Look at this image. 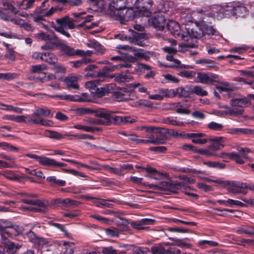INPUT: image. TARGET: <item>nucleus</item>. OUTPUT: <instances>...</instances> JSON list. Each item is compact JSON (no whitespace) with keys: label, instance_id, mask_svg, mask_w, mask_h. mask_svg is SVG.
<instances>
[{"label":"nucleus","instance_id":"nucleus-27","mask_svg":"<svg viewBox=\"0 0 254 254\" xmlns=\"http://www.w3.org/2000/svg\"><path fill=\"white\" fill-rule=\"evenodd\" d=\"M92 62L93 61L90 58L84 57L79 60L70 62L69 64L73 67L78 68L82 65L92 63Z\"/></svg>","mask_w":254,"mask_h":254},{"label":"nucleus","instance_id":"nucleus-17","mask_svg":"<svg viewBox=\"0 0 254 254\" xmlns=\"http://www.w3.org/2000/svg\"><path fill=\"white\" fill-rule=\"evenodd\" d=\"M126 4V0H111V1L109 3L108 11L125 8L127 7Z\"/></svg>","mask_w":254,"mask_h":254},{"label":"nucleus","instance_id":"nucleus-18","mask_svg":"<svg viewBox=\"0 0 254 254\" xmlns=\"http://www.w3.org/2000/svg\"><path fill=\"white\" fill-rule=\"evenodd\" d=\"M192 94V87L186 86L179 87L175 90V96L179 97H187Z\"/></svg>","mask_w":254,"mask_h":254},{"label":"nucleus","instance_id":"nucleus-11","mask_svg":"<svg viewBox=\"0 0 254 254\" xmlns=\"http://www.w3.org/2000/svg\"><path fill=\"white\" fill-rule=\"evenodd\" d=\"M149 22L155 28L162 30L164 28L166 20L163 14L159 13L152 17L149 20Z\"/></svg>","mask_w":254,"mask_h":254},{"label":"nucleus","instance_id":"nucleus-43","mask_svg":"<svg viewBox=\"0 0 254 254\" xmlns=\"http://www.w3.org/2000/svg\"><path fill=\"white\" fill-rule=\"evenodd\" d=\"M190 105L186 103H181L180 106L176 110V112L180 114H189L190 112L188 109Z\"/></svg>","mask_w":254,"mask_h":254},{"label":"nucleus","instance_id":"nucleus-52","mask_svg":"<svg viewBox=\"0 0 254 254\" xmlns=\"http://www.w3.org/2000/svg\"><path fill=\"white\" fill-rule=\"evenodd\" d=\"M178 74L183 77L191 79L195 77L196 72L194 71H187L184 70L180 71L178 73Z\"/></svg>","mask_w":254,"mask_h":254},{"label":"nucleus","instance_id":"nucleus-6","mask_svg":"<svg viewBox=\"0 0 254 254\" xmlns=\"http://www.w3.org/2000/svg\"><path fill=\"white\" fill-rule=\"evenodd\" d=\"M195 82L205 84H213L215 82H219L220 79L217 74L210 72H197Z\"/></svg>","mask_w":254,"mask_h":254},{"label":"nucleus","instance_id":"nucleus-38","mask_svg":"<svg viewBox=\"0 0 254 254\" xmlns=\"http://www.w3.org/2000/svg\"><path fill=\"white\" fill-rule=\"evenodd\" d=\"M50 69L53 70L56 75L57 74H64L66 72V68L62 64L58 63L51 66Z\"/></svg>","mask_w":254,"mask_h":254},{"label":"nucleus","instance_id":"nucleus-56","mask_svg":"<svg viewBox=\"0 0 254 254\" xmlns=\"http://www.w3.org/2000/svg\"><path fill=\"white\" fill-rule=\"evenodd\" d=\"M3 175L5 178L10 180L17 181L19 179L18 175H16L11 171H6L4 172Z\"/></svg>","mask_w":254,"mask_h":254},{"label":"nucleus","instance_id":"nucleus-12","mask_svg":"<svg viewBox=\"0 0 254 254\" xmlns=\"http://www.w3.org/2000/svg\"><path fill=\"white\" fill-rule=\"evenodd\" d=\"M226 140L227 138L222 136L214 137L208 139V141L213 142V144L210 145L214 152L223 148Z\"/></svg>","mask_w":254,"mask_h":254},{"label":"nucleus","instance_id":"nucleus-16","mask_svg":"<svg viewBox=\"0 0 254 254\" xmlns=\"http://www.w3.org/2000/svg\"><path fill=\"white\" fill-rule=\"evenodd\" d=\"M167 28L171 34L179 36L181 33L180 24L173 20L169 21L167 24Z\"/></svg>","mask_w":254,"mask_h":254},{"label":"nucleus","instance_id":"nucleus-29","mask_svg":"<svg viewBox=\"0 0 254 254\" xmlns=\"http://www.w3.org/2000/svg\"><path fill=\"white\" fill-rule=\"evenodd\" d=\"M56 79L57 75L55 74L43 72L41 76H39L37 78V80L42 83H45Z\"/></svg>","mask_w":254,"mask_h":254},{"label":"nucleus","instance_id":"nucleus-58","mask_svg":"<svg viewBox=\"0 0 254 254\" xmlns=\"http://www.w3.org/2000/svg\"><path fill=\"white\" fill-rule=\"evenodd\" d=\"M232 152L227 153L225 152H221L219 154H216L215 157H219L223 159L224 162H228L229 160L231 159Z\"/></svg>","mask_w":254,"mask_h":254},{"label":"nucleus","instance_id":"nucleus-22","mask_svg":"<svg viewBox=\"0 0 254 254\" xmlns=\"http://www.w3.org/2000/svg\"><path fill=\"white\" fill-rule=\"evenodd\" d=\"M113 77H115V80L119 83L128 82L133 79V77L128 70L119 74H116Z\"/></svg>","mask_w":254,"mask_h":254},{"label":"nucleus","instance_id":"nucleus-30","mask_svg":"<svg viewBox=\"0 0 254 254\" xmlns=\"http://www.w3.org/2000/svg\"><path fill=\"white\" fill-rule=\"evenodd\" d=\"M227 132L231 134H250L252 130L248 128L231 127L227 129Z\"/></svg>","mask_w":254,"mask_h":254},{"label":"nucleus","instance_id":"nucleus-42","mask_svg":"<svg viewBox=\"0 0 254 254\" xmlns=\"http://www.w3.org/2000/svg\"><path fill=\"white\" fill-rule=\"evenodd\" d=\"M126 14L124 15V19L125 21H127L133 19L135 16V13L132 8H124Z\"/></svg>","mask_w":254,"mask_h":254},{"label":"nucleus","instance_id":"nucleus-59","mask_svg":"<svg viewBox=\"0 0 254 254\" xmlns=\"http://www.w3.org/2000/svg\"><path fill=\"white\" fill-rule=\"evenodd\" d=\"M101 252L103 254H117V251L112 246L101 248Z\"/></svg>","mask_w":254,"mask_h":254},{"label":"nucleus","instance_id":"nucleus-33","mask_svg":"<svg viewBox=\"0 0 254 254\" xmlns=\"http://www.w3.org/2000/svg\"><path fill=\"white\" fill-rule=\"evenodd\" d=\"M14 229L13 228H10L8 230H6L5 228H4L1 232L0 233V234L1 236V239L3 241L4 243H6V240L8 238H11L14 235H15L16 234L14 233Z\"/></svg>","mask_w":254,"mask_h":254},{"label":"nucleus","instance_id":"nucleus-15","mask_svg":"<svg viewBox=\"0 0 254 254\" xmlns=\"http://www.w3.org/2000/svg\"><path fill=\"white\" fill-rule=\"evenodd\" d=\"M43 135L46 137L57 140L64 138L66 136H69L71 135V134L68 132L64 134H62L56 131L50 130H45L43 133Z\"/></svg>","mask_w":254,"mask_h":254},{"label":"nucleus","instance_id":"nucleus-63","mask_svg":"<svg viewBox=\"0 0 254 254\" xmlns=\"http://www.w3.org/2000/svg\"><path fill=\"white\" fill-rule=\"evenodd\" d=\"M130 86L133 88L138 87V90L139 92L147 93V88L144 87L139 82L131 83Z\"/></svg>","mask_w":254,"mask_h":254},{"label":"nucleus","instance_id":"nucleus-7","mask_svg":"<svg viewBox=\"0 0 254 254\" xmlns=\"http://www.w3.org/2000/svg\"><path fill=\"white\" fill-rule=\"evenodd\" d=\"M239 154L236 152H232L231 159L235 161L237 163L243 164L245 161L244 159H248L247 153L251 152V150L248 148H243L239 147L237 148Z\"/></svg>","mask_w":254,"mask_h":254},{"label":"nucleus","instance_id":"nucleus-60","mask_svg":"<svg viewBox=\"0 0 254 254\" xmlns=\"http://www.w3.org/2000/svg\"><path fill=\"white\" fill-rule=\"evenodd\" d=\"M19 246L15 245L13 243L9 242L7 244L6 252L9 254H13L18 249Z\"/></svg>","mask_w":254,"mask_h":254},{"label":"nucleus","instance_id":"nucleus-61","mask_svg":"<svg viewBox=\"0 0 254 254\" xmlns=\"http://www.w3.org/2000/svg\"><path fill=\"white\" fill-rule=\"evenodd\" d=\"M85 122L87 124H90L92 125H108L107 122H103V120L101 119H88L84 120Z\"/></svg>","mask_w":254,"mask_h":254},{"label":"nucleus","instance_id":"nucleus-32","mask_svg":"<svg viewBox=\"0 0 254 254\" xmlns=\"http://www.w3.org/2000/svg\"><path fill=\"white\" fill-rule=\"evenodd\" d=\"M33 116L40 117H52L53 114H51V111L47 108H40L34 111L33 114Z\"/></svg>","mask_w":254,"mask_h":254},{"label":"nucleus","instance_id":"nucleus-41","mask_svg":"<svg viewBox=\"0 0 254 254\" xmlns=\"http://www.w3.org/2000/svg\"><path fill=\"white\" fill-rule=\"evenodd\" d=\"M47 181L52 185H56L59 186H64L65 181L57 179L55 176H50L47 178Z\"/></svg>","mask_w":254,"mask_h":254},{"label":"nucleus","instance_id":"nucleus-2","mask_svg":"<svg viewBox=\"0 0 254 254\" xmlns=\"http://www.w3.org/2000/svg\"><path fill=\"white\" fill-rule=\"evenodd\" d=\"M212 16L220 19L231 16L244 17L249 13L246 5L241 2H235L223 6L216 5L212 7Z\"/></svg>","mask_w":254,"mask_h":254},{"label":"nucleus","instance_id":"nucleus-50","mask_svg":"<svg viewBox=\"0 0 254 254\" xmlns=\"http://www.w3.org/2000/svg\"><path fill=\"white\" fill-rule=\"evenodd\" d=\"M197 135H199V136H195L194 138L192 139V142L199 144H205L208 141V139L206 138H201L203 136H204V134L203 133H197Z\"/></svg>","mask_w":254,"mask_h":254},{"label":"nucleus","instance_id":"nucleus-37","mask_svg":"<svg viewBox=\"0 0 254 254\" xmlns=\"http://www.w3.org/2000/svg\"><path fill=\"white\" fill-rule=\"evenodd\" d=\"M55 161L56 160L54 159L41 156L39 163L43 166H46L48 167H55Z\"/></svg>","mask_w":254,"mask_h":254},{"label":"nucleus","instance_id":"nucleus-47","mask_svg":"<svg viewBox=\"0 0 254 254\" xmlns=\"http://www.w3.org/2000/svg\"><path fill=\"white\" fill-rule=\"evenodd\" d=\"M61 203L62 205L66 207L77 206L80 203L78 201L71 199L68 198L63 199Z\"/></svg>","mask_w":254,"mask_h":254},{"label":"nucleus","instance_id":"nucleus-44","mask_svg":"<svg viewBox=\"0 0 254 254\" xmlns=\"http://www.w3.org/2000/svg\"><path fill=\"white\" fill-rule=\"evenodd\" d=\"M223 125L215 122H211L207 125V127L214 131H221L223 128Z\"/></svg>","mask_w":254,"mask_h":254},{"label":"nucleus","instance_id":"nucleus-14","mask_svg":"<svg viewBox=\"0 0 254 254\" xmlns=\"http://www.w3.org/2000/svg\"><path fill=\"white\" fill-rule=\"evenodd\" d=\"M26 236L29 241L38 246L46 244V240L42 237L37 236L32 231L30 230L26 233Z\"/></svg>","mask_w":254,"mask_h":254},{"label":"nucleus","instance_id":"nucleus-4","mask_svg":"<svg viewBox=\"0 0 254 254\" xmlns=\"http://www.w3.org/2000/svg\"><path fill=\"white\" fill-rule=\"evenodd\" d=\"M144 185L149 189L163 191H169L173 192H176V190L179 189L181 187V184L177 181H162L159 182L158 184L144 183Z\"/></svg>","mask_w":254,"mask_h":254},{"label":"nucleus","instance_id":"nucleus-45","mask_svg":"<svg viewBox=\"0 0 254 254\" xmlns=\"http://www.w3.org/2000/svg\"><path fill=\"white\" fill-rule=\"evenodd\" d=\"M99 81L98 79L88 81L85 83V86L89 89L91 93H93L95 92V90L97 88V84L99 83Z\"/></svg>","mask_w":254,"mask_h":254},{"label":"nucleus","instance_id":"nucleus-3","mask_svg":"<svg viewBox=\"0 0 254 254\" xmlns=\"http://www.w3.org/2000/svg\"><path fill=\"white\" fill-rule=\"evenodd\" d=\"M56 21L58 26H53L55 30L68 38L70 37V35L66 30L67 29H72L75 28V25L74 24L73 20L70 19L68 16H65L61 18L57 19Z\"/></svg>","mask_w":254,"mask_h":254},{"label":"nucleus","instance_id":"nucleus-23","mask_svg":"<svg viewBox=\"0 0 254 254\" xmlns=\"http://www.w3.org/2000/svg\"><path fill=\"white\" fill-rule=\"evenodd\" d=\"M35 37L39 40L44 41L56 40L59 41V38L54 32L50 34L46 33L45 32H40L35 34Z\"/></svg>","mask_w":254,"mask_h":254},{"label":"nucleus","instance_id":"nucleus-19","mask_svg":"<svg viewBox=\"0 0 254 254\" xmlns=\"http://www.w3.org/2000/svg\"><path fill=\"white\" fill-rule=\"evenodd\" d=\"M78 77L76 76H68L64 79V82L68 88L78 89Z\"/></svg>","mask_w":254,"mask_h":254},{"label":"nucleus","instance_id":"nucleus-20","mask_svg":"<svg viewBox=\"0 0 254 254\" xmlns=\"http://www.w3.org/2000/svg\"><path fill=\"white\" fill-rule=\"evenodd\" d=\"M154 220L151 219L144 218L142 219L139 222H132L131 223V226L134 229L137 230H143L145 228L143 225L153 224Z\"/></svg>","mask_w":254,"mask_h":254},{"label":"nucleus","instance_id":"nucleus-40","mask_svg":"<svg viewBox=\"0 0 254 254\" xmlns=\"http://www.w3.org/2000/svg\"><path fill=\"white\" fill-rule=\"evenodd\" d=\"M162 123L176 126H182L184 125L183 122L177 121L173 117H168L163 119L162 120Z\"/></svg>","mask_w":254,"mask_h":254},{"label":"nucleus","instance_id":"nucleus-57","mask_svg":"<svg viewBox=\"0 0 254 254\" xmlns=\"http://www.w3.org/2000/svg\"><path fill=\"white\" fill-rule=\"evenodd\" d=\"M122 120V116H113L111 113L110 119V125L112 124L115 125H122V121H123Z\"/></svg>","mask_w":254,"mask_h":254},{"label":"nucleus","instance_id":"nucleus-55","mask_svg":"<svg viewBox=\"0 0 254 254\" xmlns=\"http://www.w3.org/2000/svg\"><path fill=\"white\" fill-rule=\"evenodd\" d=\"M46 69L47 66L45 64L32 65L31 68V70L33 73H39Z\"/></svg>","mask_w":254,"mask_h":254},{"label":"nucleus","instance_id":"nucleus-48","mask_svg":"<svg viewBox=\"0 0 254 254\" xmlns=\"http://www.w3.org/2000/svg\"><path fill=\"white\" fill-rule=\"evenodd\" d=\"M203 164L206 165L209 167L211 168H217L219 169H223L225 167V165L216 161H208L204 162Z\"/></svg>","mask_w":254,"mask_h":254},{"label":"nucleus","instance_id":"nucleus-9","mask_svg":"<svg viewBox=\"0 0 254 254\" xmlns=\"http://www.w3.org/2000/svg\"><path fill=\"white\" fill-rule=\"evenodd\" d=\"M51 98L57 97L62 100H66L68 101H74V102H87L88 101L87 99V94L86 93H83L81 95H49Z\"/></svg>","mask_w":254,"mask_h":254},{"label":"nucleus","instance_id":"nucleus-39","mask_svg":"<svg viewBox=\"0 0 254 254\" xmlns=\"http://www.w3.org/2000/svg\"><path fill=\"white\" fill-rule=\"evenodd\" d=\"M192 93L200 96H206L208 95V92L204 89V87L198 85L192 87Z\"/></svg>","mask_w":254,"mask_h":254},{"label":"nucleus","instance_id":"nucleus-64","mask_svg":"<svg viewBox=\"0 0 254 254\" xmlns=\"http://www.w3.org/2000/svg\"><path fill=\"white\" fill-rule=\"evenodd\" d=\"M105 232L106 235L110 237H116L119 236V232L115 228H108L106 229Z\"/></svg>","mask_w":254,"mask_h":254},{"label":"nucleus","instance_id":"nucleus-28","mask_svg":"<svg viewBox=\"0 0 254 254\" xmlns=\"http://www.w3.org/2000/svg\"><path fill=\"white\" fill-rule=\"evenodd\" d=\"M58 61V57L53 53L50 52H45L43 62H47L52 66L55 64Z\"/></svg>","mask_w":254,"mask_h":254},{"label":"nucleus","instance_id":"nucleus-51","mask_svg":"<svg viewBox=\"0 0 254 254\" xmlns=\"http://www.w3.org/2000/svg\"><path fill=\"white\" fill-rule=\"evenodd\" d=\"M0 148L7 150L17 152L18 148L6 142H0Z\"/></svg>","mask_w":254,"mask_h":254},{"label":"nucleus","instance_id":"nucleus-35","mask_svg":"<svg viewBox=\"0 0 254 254\" xmlns=\"http://www.w3.org/2000/svg\"><path fill=\"white\" fill-rule=\"evenodd\" d=\"M216 88L220 91H232L234 89V86L228 82H222L216 85Z\"/></svg>","mask_w":254,"mask_h":254},{"label":"nucleus","instance_id":"nucleus-36","mask_svg":"<svg viewBox=\"0 0 254 254\" xmlns=\"http://www.w3.org/2000/svg\"><path fill=\"white\" fill-rule=\"evenodd\" d=\"M2 9L6 10H9L14 14L18 13V10L14 6L13 2L12 1H5L3 2Z\"/></svg>","mask_w":254,"mask_h":254},{"label":"nucleus","instance_id":"nucleus-46","mask_svg":"<svg viewBox=\"0 0 254 254\" xmlns=\"http://www.w3.org/2000/svg\"><path fill=\"white\" fill-rule=\"evenodd\" d=\"M116 68V65L110 66H105L99 72V75L101 76L105 77L110 72H113Z\"/></svg>","mask_w":254,"mask_h":254},{"label":"nucleus","instance_id":"nucleus-13","mask_svg":"<svg viewBox=\"0 0 254 254\" xmlns=\"http://www.w3.org/2000/svg\"><path fill=\"white\" fill-rule=\"evenodd\" d=\"M57 45L64 55L69 57L78 56V52H77V49L75 50L73 48L62 43L60 39L58 42Z\"/></svg>","mask_w":254,"mask_h":254},{"label":"nucleus","instance_id":"nucleus-62","mask_svg":"<svg viewBox=\"0 0 254 254\" xmlns=\"http://www.w3.org/2000/svg\"><path fill=\"white\" fill-rule=\"evenodd\" d=\"M165 251L164 248L160 245L155 246L151 248L153 254H164Z\"/></svg>","mask_w":254,"mask_h":254},{"label":"nucleus","instance_id":"nucleus-21","mask_svg":"<svg viewBox=\"0 0 254 254\" xmlns=\"http://www.w3.org/2000/svg\"><path fill=\"white\" fill-rule=\"evenodd\" d=\"M230 103L233 107L244 108L247 107L250 104V100L247 98H236L231 99Z\"/></svg>","mask_w":254,"mask_h":254},{"label":"nucleus","instance_id":"nucleus-26","mask_svg":"<svg viewBox=\"0 0 254 254\" xmlns=\"http://www.w3.org/2000/svg\"><path fill=\"white\" fill-rule=\"evenodd\" d=\"M95 116L96 117L102 118L105 120V121H103V122H107V124H108V125H104L105 126H110V115L112 113L111 111L101 110L99 111H96L95 112Z\"/></svg>","mask_w":254,"mask_h":254},{"label":"nucleus","instance_id":"nucleus-10","mask_svg":"<svg viewBox=\"0 0 254 254\" xmlns=\"http://www.w3.org/2000/svg\"><path fill=\"white\" fill-rule=\"evenodd\" d=\"M244 183L241 182H231L229 183L227 190L233 194L242 193L246 194L247 190L244 189Z\"/></svg>","mask_w":254,"mask_h":254},{"label":"nucleus","instance_id":"nucleus-5","mask_svg":"<svg viewBox=\"0 0 254 254\" xmlns=\"http://www.w3.org/2000/svg\"><path fill=\"white\" fill-rule=\"evenodd\" d=\"M62 9L58 7H52L50 9L45 10V9L37 7L33 14V20L37 23H41L45 20V18L52 16L57 11H60Z\"/></svg>","mask_w":254,"mask_h":254},{"label":"nucleus","instance_id":"nucleus-54","mask_svg":"<svg viewBox=\"0 0 254 254\" xmlns=\"http://www.w3.org/2000/svg\"><path fill=\"white\" fill-rule=\"evenodd\" d=\"M59 41H56V42H48L44 45L41 47V49L43 50H53L56 48L59 47L57 44Z\"/></svg>","mask_w":254,"mask_h":254},{"label":"nucleus","instance_id":"nucleus-53","mask_svg":"<svg viewBox=\"0 0 254 254\" xmlns=\"http://www.w3.org/2000/svg\"><path fill=\"white\" fill-rule=\"evenodd\" d=\"M237 231L239 234L244 233L249 235H254V227L251 226L246 228L242 227L238 229Z\"/></svg>","mask_w":254,"mask_h":254},{"label":"nucleus","instance_id":"nucleus-24","mask_svg":"<svg viewBox=\"0 0 254 254\" xmlns=\"http://www.w3.org/2000/svg\"><path fill=\"white\" fill-rule=\"evenodd\" d=\"M124 8L119 9H114V10L108 11V13L109 15L113 18L119 20L120 21L122 24L124 23V15L123 13H124Z\"/></svg>","mask_w":254,"mask_h":254},{"label":"nucleus","instance_id":"nucleus-31","mask_svg":"<svg viewBox=\"0 0 254 254\" xmlns=\"http://www.w3.org/2000/svg\"><path fill=\"white\" fill-rule=\"evenodd\" d=\"M195 150V153L205 155L207 157H214L216 155V153H215L211 145H209L207 148H197Z\"/></svg>","mask_w":254,"mask_h":254},{"label":"nucleus","instance_id":"nucleus-8","mask_svg":"<svg viewBox=\"0 0 254 254\" xmlns=\"http://www.w3.org/2000/svg\"><path fill=\"white\" fill-rule=\"evenodd\" d=\"M18 194L26 197L25 198H24L21 200V202H24L25 203L42 206L44 207H46V206L47 205L46 203L43 201H42L38 199H33L37 197V195L35 194L21 192L20 193H18Z\"/></svg>","mask_w":254,"mask_h":254},{"label":"nucleus","instance_id":"nucleus-1","mask_svg":"<svg viewBox=\"0 0 254 254\" xmlns=\"http://www.w3.org/2000/svg\"><path fill=\"white\" fill-rule=\"evenodd\" d=\"M212 8L211 12L203 13L201 10L200 12H197L198 16L200 17L197 22L198 25H196L195 27L190 29H188L186 33L181 35L182 39L188 43L180 44L179 47L181 49H179V51H184L187 48L195 47V39L201 38L206 35L219 36L218 32L208 24L209 17L216 18V16H212Z\"/></svg>","mask_w":254,"mask_h":254},{"label":"nucleus","instance_id":"nucleus-25","mask_svg":"<svg viewBox=\"0 0 254 254\" xmlns=\"http://www.w3.org/2000/svg\"><path fill=\"white\" fill-rule=\"evenodd\" d=\"M135 5L138 9L147 10L152 6L151 0H136Z\"/></svg>","mask_w":254,"mask_h":254},{"label":"nucleus","instance_id":"nucleus-49","mask_svg":"<svg viewBox=\"0 0 254 254\" xmlns=\"http://www.w3.org/2000/svg\"><path fill=\"white\" fill-rule=\"evenodd\" d=\"M147 139L149 141V143L153 144H163L164 142V140L159 136H154L153 135H149Z\"/></svg>","mask_w":254,"mask_h":254},{"label":"nucleus","instance_id":"nucleus-34","mask_svg":"<svg viewBox=\"0 0 254 254\" xmlns=\"http://www.w3.org/2000/svg\"><path fill=\"white\" fill-rule=\"evenodd\" d=\"M158 92L162 97V100L164 97L173 98L175 97V90L174 89H159Z\"/></svg>","mask_w":254,"mask_h":254}]
</instances>
